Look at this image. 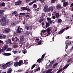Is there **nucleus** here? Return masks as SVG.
I'll list each match as a JSON object with an SVG mask.
<instances>
[{
  "instance_id": "nucleus-28",
  "label": "nucleus",
  "mask_w": 73,
  "mask_h": 73,
  "mask_svg": "<svg viewBox=\"0 0 73 73\" xmlns=\"http://www.w3.org/2000/svg\"><path fill=\"white\" fill-rule=\"evenodd\" d=\"M11 39H9L8 41H7V43H6V44H8V43H11Z\"/></svg>"
},
{
  "instance_id": "nucleus-33",
  "label": "nucleus",
  "mask_w": 73,
  "mask_h": 73,
  "mask_svg": "<svg viewBox=\"0 0 73 73\" xmlns=\"http://www.w3.org/2000/svg\"><path fill=\"white\" fill-rule=\"evenodd\" d=\"M13 57H14V60L15 61H16L17 60V56H14Z\"/></svg>"
},
{
  "instance_id": "nucleus-48",
  "label": "nucleus",
  "mask_w": 73,
  "mask_h": 73,
  "mask_svg": "<svg viewBox=\"0 0 73 73\" xmlns=\"http://www.w3.org/2000/svg\"><path fill=\"white\" fill-rule=\"evenodd\" d=\"M56 2V0H52L51 1L52 3H55Z\"/></svg>"
},
{
  "instance_id": "nucleus-59",
  "label": "nucleus",
  "mask_w": 73,
  "mask_h": 73,
  "mask_svg": "<svg viewBox=\"0 0 73 73\" xmlns=\"http://www.w3.org/2000/svg\"><path fill=\"white\" fill-rule=\"evenodd\" d=\"M3 16V13H0V17H1V16Z\"/></svg>"
},
{
  "instance_id": "nucleus-55",
  "label": "nucleus",
  "mask_w": 73,
  "mask_h": 73,
  "mask_svg": "<svg viewBox=\"0 0 73 73\" xmlns=\"http://www.w3.org/2000/svg\"><path fill=\"white\" fill-rule=\"evenodd\" d=\"M10 50H11V48H8L7 50V51H9Z\"/></svg>"
},
{
  "instance_id": "nucleus-20",
  "label": "nucleus",
  "mask_w": 73,
  "mask_h": 73,
  "mask_svg": "<svg viewBox=\"0 0 73 73\" xmlns=\"http://www.w3.org/2000/svg\"><path fill=\"white\" fill-rule=\"evenodd\" d=\"M61 8V5H58L56 6V8L58 9H60Z\"/></svg>"
},
{
  "instance_id": "nucleus-16",
  "label": "nucleus",
  "mask_w": 73,
  "mask_h": 73,
  "mask_svg": "<svg viewBox=\"0 0 73 73\" xmlns=\"http://www.w3.org/2000/svg\"><path fill=\"white\" fill-rule=\"evenodd\" d=\"M12 69L11 68H9L8 70L7 71V73H11V72H12Z\"/></svg>"
},
{
  "instance_id": "nucleus-6",
  "label": "nucleus",
  "mask_w": 73,
  "mask_h": 73,
  "mask_svg": "<svg viewBox=\"0 0 73 73\" xmlns=\"http://www.w3.org/2000/svg\"><path fill=\"white\" fill-rule=\"evenodd\" d=\"M45 54H46L45 53L44 54H43L42 55V56L41 57L42 58H39V59L37 61L38 62H39V63H40L41 61H42V60L43 59V58H44V56H45Z\"/></svg>"
},
{
  "instance_id": "nucleus-24",
  "label": "nucleus",
  "mask_w": 73,
  "mask_h": 73,
  "mask_svg": "<svg viewBox=\"0 0 73 73\" xmlns=\"http://www.w3.org/2000/svg\"><path fill=\"white\" fill-rule=\"evenodd\" d=\"M51 30V29L49 28L47 29V32H48V34H50V33L49 32Z\"/></svg>"
},
{
  "instance_id": "nucleus-34",
  "label": "nucleus",
  "mask_w": 73,
  "mask_h": 73,
  "mask_svg": "<svg viewBox=\"0 0 73 73\" xmlns=\"http://www.w3.org/2000/svg\"><path fill=\"white\" fill-rule=\"evenodd\" d=\"M37 7V5L36 4H34L33 5V7L34 8H36Z\"/></svg>"
},
{
  "instance_id": "nucleus-5",
  "label": "nucleus",
  "mask_w": 73,
  "mask_h": 73,
  "mask_svg": "<svg viewBox=\"0 0 73 73\" xmlns=\"http://www.w3.org/2000/svg\"><path fill=\"white\" fill-rule=\"evenodd\" d=\"M23 31V29L20 28V27H18V29L17 30V31L18 33H22Z\"/></svg>"
},
{
  "instance_id": "nucleus-35",
  "label": "nucleus",
  "mask_w": 73,
  "mask_h": 73,
  "mask_svg": "<svg viewBox=\"0 0 73 73\" xmlns=\"http://www.w3.org/2000/svg\"><path fill=\"white\" fill-rule=\"evenodd\" d=\"M44 19H42L39 20V23H42V21H44Z\"/></svg>"
},
{
  "instance_id": "nucleus-32",
  "label": "nucleus",
  "mask_w": 73,
  "mask_h": 73,
  "mask_svg": "<svg viewBox=\"0 0 73 73\" xmlns=\"http://www.w3.org/2000/svg\"><path fill=\"white\" fill-rule=\"evenodd\" d=\"M36 1H40L42 3L44 2V0H36Z\"/></svg>"
},
{
  "instance_id": "nucleus-44",
  "label": "nucleus",
  "mask_w": 73,
  "mask_h": 73,
  "mask_svg": "<svg viewBox=\"0 0 73 73\" xmlns=\"http://www.w3.org/2000/svg\"><path fill=\"white\" fill-rule=\"evenodd\" d=\"M2 38H5L6 37V35H2Z\"/></svg>"
},
{
  "instance_id": "nucleus-17",
  "label": "nucleus",
  "mask_w": 73,
  "mask_h": 73,
  "mask_svg": "<svg viewBox=\"0 0 73 73\" xmlns=\"http://www.w3.org/2000/svg\"><path fill=\"white\" fill-rule=\"evenodd\" d=\"M68 2H64V7H66L67 5H68Z\"/></svg>"
},
{
  "instance_id": "nucleus-11",
  "label": "nucleus",
  "mask_w": 73,
  "mask_h": 73,
  "mask_svg": "<svg viewBox=\"0 0 73 73\" xmlns=\"http://www.w3.org/2000/svg\"><path fill=\"white\" fill-rule=\"evenodd\" d=\"M32 28V26H27L26 27V29L27 30H29V29H31Z\"/></svg>"
},
{
  "instance_id": "nucleus-46",
  "label": "nucleus",
  "mask_w": 73,
  "mask_h": 73,
  "mask_svg": "<svg viewBox=\"0 0 73 73\" xmlns=\"http://www.w3.org/2000/svg\"><path fill=\"white\" fill-rule=\"evenodd\" d=\"M62 69H60L57 72V73H59V72H60L61 71H62Z\"/></svg>"
},
{
  "instance_id": "nucleus-23",
  "label": "nucleus",
  "mask_w": 73,
  "mask_h": 73,
  "mask_svg": "<svg viewBox=\"0 0 73 73\" xmlns=\"http://www.w3.org/2000/svg\"><path fill=\"white\" fill-rule=\"evenodd\" d=\"M49 24L48 23H46V27H43L44 28H46L48 27H49Z\"/></svg>"
},
{
  "instance_id": "nucleus-53",
  "label": "nucleus",
  "mask_w": 73,
  "mask_h": 73,
  "mask_svg": "<svg viewBox=\"0 0 73 73\" xmlns=\"http://www.w3.org/2000/svg\"><path fill=\"white\" fill-rule=\"evenodd\" d=\"M41 44V40H40L39 42L38 43V45H40Z\"/></svg>"
},
{
  "instance_id": "nucleus-21",
  "label": "nucleus",
  "mask_w": 73,
  "mask_h": 73,
  "mask_svg": "<svg viewBox=\"0 0 73 73\" xmlns=\"http://www.w3.org/2000/svg\"><path fill=\"white\" fill-rule=\"evenodd\" d=\"M69 41L68 40H67L65 42V44L66 45H68L69 44Z\"/></svg>"
},
{
  "instance_id": "nucleus-60",
  "label": "nucleus",
  "mask_w": 73,
  "mask_h": 73,
  "mask_svg": "<svg viewBox=\"0 0 73 73\" xmlns=\"http://www.w3.org/2000/svg\"><path fill=\"white\" fill-rule=\"evenodd\" d=\"M33 2H31V3H29V5H32V4H33Z\"/></svg>"
},
{
  "instance_id": "nucleus-22",
  "label": "nucleus",
  "mask_w": 73,
  "mask_h": 73,
  "mask_svg": "<svg viewBox=\"0 0 73 73\" xmlns=\"http://www.w3.org/2000/svg\"><path fill=\"white\" fill-rule=\"evenodd\" d=\"M69 66V64H67V65H66V66H64V67L63 68V70H64V69H65L67 67H68Z\"/></svg>"
},
{
  "instance_id": "nucleus-51",
  "label": "nucleus",
  "mask_w": 73,
  "mask_h": 73,
  "mask_svg": "<svg viewBox=\"0 0 73 73\" xmlns=\"http://www.w3.org/2000/svg\"><path fill=\"white\" fill-rule=\"evenodd\" d=\"M62 21V20L60 19H58V22L59 23H61V22Z\"/></svg>"
},
{
  "instance_id": "nucleus-14",
  "label": "nucleus",
  "mask_w": 73,
  "mask_h": 73,
  "mask_svg": "<svg viewBox=\"0 0 73 73\" xmlns=\"http://www.w3.org/2000/svg\"><path fill=\"white\" fill-rule=\"evenodd\" d=\"M2 67V68H3V69H6V68H7V66L6 64H3Z\"/></svg>"
},
{
  "instance_id": "nucleus-47",
  "label": "nucleus",
  "mask_w": 73,
  "mask_h": 73,
  "mask_svg": "<svg viewBox=\"0 0 73 73\" xmlns=\"http://www.w3.org/2000/svg\"><path fill=\"white\" fill-rule=\"evenodd\" d=\"M25 16H26V17H28V18H29V17H30V16L29 15H25Z\"/></svg>"
},
{
  "instance_id": "nucleus-2",
  "label": "nucleus",
  "mask_w": 73,
  "mask_h": 73,
  "mask_svg": "<svg viewBox=\"0 0 73 73\" xmlns=\"http://www.w3.org/2000/svg\"><path fill=\"white\" fill-rule=\"evenodd\" d=\"M48 5H46L44 6V9H43V11L45 12H46V11H47V12H52L53 11V7H50L49 8H48Z\"/></svg>"
},
{
  "instance_id": "nucleus-57",
  "label": "nucleus",
  "mask_w": 73,
  "mask_h": 73,
  "mask_svg": "<svg viewBox=\"0 0 73 73\" xmlns=\"http://www.w3.org/2000/svg\"><path fill=\"white\" fill-rule=\"evenodd\" d=\"M21 43L22 45H25V43L24 42H22V43Z\"/></svg>"
},
{
  "instance_id": "nucleus-9",
  "label": "nucleus",
  "mask_w": 73,
  "mask_h": 73,
  "mask_svg": "<svg viewBox=\"0 0 73 73\" xmlns=\"http://www.w3.org/2000/svg\"><path fill=\"white\" fill-rule=\"evenodd\" d=\"M69 27H67L66 28H64L62 30V31H60V32H59V34H61L62 33H63L64 31H65V29L66 30H67L68 29H69Z\"/></svg>"
},
{
  "instance_id": "nucleus-19",
  "label": "nucleus",
  "mask_w": 73,
  "mask_h": 73,
  "mask_svg": "<svg viewBox=\"0 0 73 73\" xmlns=\"http://www.w3.org/2000/svg\"><path fill=\"white\" fill-rule=\"evenodd\" d=\"M56 16L57 19L59 18L60 17V15H59V13H57L56 14Z\"/></svg>"
},
{
  "instance_id": "nucleus-30",
  "label": "nucleus",
  "mask_w": 73,
  "mask_h": 73,
  "mask_svg": "<svg viewBox=\"0 0 73 73\" xmlns=\"http://www.w3.org/2000/svg\"><path fill=\"white\" fill-rule=\"evenodd\" d=\"M57 65H58V63H56L53 66V68H55L56 66H57Z\"/></svg>"
},
{
  "instance_id": "nucleus-45",
  "label": "nucleus",
  "mask_w": 73,
  "mask_h": 73,
  "mask_svg": "<svg viewBox=\"0 0 73 73\" xmlns=\"http://www.w3.org/2000/svg\"><path fill=\"white\" fill-rule=\"evenodd\" d=\"M40 70V68L39 67L36 70L35 72H37V71H39Z\"/></svg>"
},
{
  "instance_id": "nucleus-10",
  "label": "nucleus",
  "mask_w": 73,
  "mask_h": 73,
  "mask_svg": "<svg viewBox=\"0 0 73 73\" xmlns=\"http://www.w3.org/2000/svg\"><path fill=\"white\" fill-rule=\"evenodd\" d=\"M21 3H22L21 1H19L15 3V4L16 5H20Z\"/></svg>"
},
{
  "instance_id": "nucleus-8",
  "label": "nucleus",
  "mask_w": 73,
  "mask_h": 73,
  "mask_svg": "<svg viewBox=\"0 0 73 73\" xmlns=\"http://www.w3.org/2000/svg\"><path fill=\"white\" fill-rule=\"evenodd\" d=\"M8 45H5L3 46L2 49H1L2 52H4V51L6 49H7V48H8Z\"/></svg>"
},
{
  "instance_id": "nucleus-13",
  "label": "nucleus",
  "mask_w": 73,
  "mask_h": 73,
  "mask_svg": "<svg viewBox=\"0 0 73 73\" xmlns=\"http://www.w3.org/2000/svg\"><path fill=\"white\" fill-rule=\"evenodd\" d=\"M47 20L48 21V22L49 23H50L52 24V21L51 20V19L50 18H47Z\"/></svg>"
},
{
  "instance_id": "nucleus-63",
  "label": "nucleus",
  "mask_w": 73,
  "mask_h": 73,
  "mask_svg": "<svg viewBox=\"0 0 73 73\" xmlns=\"http://www.w3.org/2000/svg\"><path fill=\"white\" fill-rule=\"evenodd\" d=\"M36 1V0H34L32 2L33 3H35Z\"/></svg>"
},
{
  "instance_id": "nucleus-61",
  "label": "nucleus",
  "mask_w": 73,
  "mask_h": 73,
  "mask_svg": "<svg viewBox=\"0 0 73 73\" xmlns=\"http://www.w3.org/2000/svg\"><path fill=\"white\" fill-rule=\"evenodd\" d=\"M3 38V36H2V35H0V39Z\"/></svg>"
},
{
  "instance_id": "nucleus-37",
  "label": "nucleus",
  "mask_w": 73,
  "mask_h": 73,
  "mask_svg": "<svg viewBox=\"0 0 73 73\" xmlns=\"http://www.w3.org/2000/svg\"><path fill=\"white\" fill-rule=\"evenodd\" d=\"M45 13H42V18L44 17V16H45Z\"/></svg>"
},
{
  "instance_id": "nucleus-64",
  "label": "nucleus",
  "mask_w": 73,
  "mask_h": 73,
  "mask_svg": "<svg viewBox=\"0 0 73 73\" xmlns=\"http://www.w3.org/2000/svg\"><path fill=\"white\" fill-rule=\"evenodd\" d=\"M71 59H70L68 60V62H70V61H71Z\"/></svg>"
},
{
  "instance_id": "nucleus-25",
  "label": "nucleus",
  "mask_w": 73,
  "mask_h": 73,
  "mask_svg": "<svg viewBox=\"0 0 73 73\" xmlns=\"http://www.w3.org/2000/svg\"><path fill=\"white\" fill-rule=\"evenodd\" d=\"M15 25V22H11V26L12 27H13Z\"/></svg>"
},
{
  "instance_id": "nucleus-36",
  "label": "nucleus",
  "mask_w": 73,
  "mask_h": 73,
  "mask_svg": "<svg viewBox=\"0 0 73 73\" xmlns=\"http://www.w3.org/2000/svg\"><path fill=\"white\" fill-rule=\"evenodd\" d=\"M15 38L16 39L15 41H19V39L18 38H17V37H15Z\"/></svg>"
},
{
  "instance_id": "nucleus-50",
  "label": "nucleus",
  "mask_w": 73,
  "mask_h": 73,
  "mask_svg": "<svg viewBox=\"0 0 73 73\" xmlns=\"http://www.w3.org/2000/svg\"><path fill=\"white\" fill-rule=\"evenodd\" d=\"M4 12V11L3 10H0V13H3Z\"/></svg>"
},
{
  "instance_id": "nucleus-26",
  "label": "nucleus",
  "mask_w": 73,
  "mask_h": 73,
  "mask_svg": "<svg viewBox=\"0 0 73 73\" xmlns=\"http://www.w3.org/2000/svg\"><path fill=\"white\" fill-rule=\"evenodd\" d=\"M25 36H29V32H27L26 33H25Z\"/></svg>"
},
{
  "instance_id": "nucleus-29",
  "label": "nucleus",
  "mask_w": 73,
  "mask_h": 73,
  "mask_svg": "<svg viewBox=\"0 0 73 73\" xmlns=\"http://www.w3.org/2000/svg\"><path fill=\"white\" fill-rule=\"evenodd\" d=\"M28 64V62H27V60H24V64Z\"/></svg>"
},
{
  "instance_id": "nucleus-27",
  "label": "nucleus",
  "mask_w": 73,
  "mask_h": 73,
  "mask_svg": "<svg viewBox=\"0 0 73 73\" xmlns=\"http://www.w3.org/2000/svg\"><path fill=\"white\" fill-rule=\"evenodd\" d=\"M25 15H27V14H28V13H20V15H25Z\"/></svg>"
},
{
  "instance_id": "nucleus-38",
  "label": "nucleus",
  "mask_w": 73,
  "mask_h": 73,
  "mask_svg": "<svg viewBox=\"0 0 73 73\" xmlns=\"http://www.w3.org/2000/svg\"><path fill=\"white\" fill-rule=\"evenodd\" d=\"M43 33H44L45 32H46V30H42L41 31Z\"/></svg>"
},
{
  "instance_id": "nucleus-18",
  "label": "nucleus",
  "mask_w": 73,
  "mask_h": 73,
  "mask_svg": "<svg viewBox=\"0 0 73 73\" xmlns=\"http://www.w3.org/2000/svg\"><path fill=\"white\" fill-rule=\"evenodd\" d=\"M3 55L4 56H10V55H11V54L9 53H5L3 54Z\"/></svg>"
},
{
  "instance_id": "nucleus-3",
  "label": "nucleus",
  "mask_w": 73,
  "mask_h": 73,
  "mask_svg": "<svg viewBox=\"0 0 73 73\" xmlns=\"http://www.w3.org/2000/svg\"><path fill=\"white\" fill-rule=\"evenodd\" d=\"M23 63V61L22 60H21L19 62H14V65L15 66H20L21 65V64Z\"/></svg>"
},
{
  "instance_id": "nucleus-4",
  "label": "nucleus",
  "mask_w": 73,
  "mask_h": 73,
  "mask_svg": "<svg viewBox=\"0 0 73 73\" xmlns=\"http://www.w3.org/2000/svg\"><path fill=\"white\" fill-rule=\"evenodd\" d=\"M10 32V29H5L2 31V32L4 33H8Z\"/></svg>"
},
{
  "instance_id": "nucleus-15",
  "label": "nucleus",
  "mask_w": 73,
  "mask_h": 73,
  "mask_svg": "<svg viewBox=\"0 0 73 73\" xmlns=\"http://www.w3.org/2000/svg\"><path fill=\"white\" fill-rule=\"evenodd\" d=\"M52 69H49L48 70L46 71V73H52V72H50V71H52Z\"/></svg>"
},
{
  "instance_id": "nucleus-56",
  "label": "nucleus",
  "mask_w": 73,
  "mask_h": 73,
  "mask_svg": "<svg viewBox=\"0 0 73 73\" xmlns=\"http://www.w3.org/2000/svg\"><path fill=\"white\" fill-rule=\"evenodd\" d=\"M53 63H54V61H52V62H50V64H53Z\"/></svg>"
},
{
  "instance_id": "nucleus-54",
  "label": "nucleus",
  "mask_w": 73,
  "mask_h": 73,
  "mask_svg": "<svg viewBox=\"0 0 73 73\" xmlns=\"http://www.w3.org/2000/svg\"><path fill=\"white\" fill-rule=\"evenodd\" d=\"M52 17L53 19H56V16H55L54 15H53Z\"/></svg>"
},
{
  "instance_id": "nucleus-1",
  "label": "nucleus",
  "mask_w": 73,
  "mask_h": 73,
  "mask_svg": "<svg viewBox=\"0 0 73 73\" xmlns=\"http://www.w3.org/2000/svg\"><path fill=\"white\" fill-rule=\"evenodd\" d=\"M0 22L1 23L2 26H5L7 25L8 23H9V21L7 19L6 17H3L0 20Z\"/></svg>"
},
{
  "instance_id": "nucleus-7",
  "label": "nucleus",
  "mask_w": 73,
  "mask_h": 73,
  "mask_svg": "<svg viewBox=\"0 0 73 73\" xmlns=\"http://www.w3.org/2000/svg\"><path fill=\"white\" fill-rule=\"evenodd\" d=\"M25 38L23 36H21L20 39V43H23V42L24 41Z\"/></svg>"
},
{
  "instance_id": "nucleus-62",
  "label": "nucleus",
  "mask_w": 73,
  "mask_h": 73,
  "mask_svg": "<svg viewBox=\"0 0 73 73\" xmlns=\"http://www.w3.org/2000/svg\"><path fill=\"white\" fill-rule=\"evenodd\" d=\"M41 24L42 25H45V23H44L43 22Z\"/></svg>"
},
{
  "instance_id": "nucleus-42",
  "label": "nucleus",
  "mask_w": 73,
  "mask_h": 73,
  "mask_svg": "<svg viewBox=\"0 0 73 73\" xmlns=\"http://www.w3.org/2000/svg\"><path fill=\"white\" fill-rule=\"evenodd\" d=\"M36 66V64H34L31 67V69H33V68H35V67Z\"/></svg>"
},
{
  "instance_id": "nucleus-39",
  "label": "nucleus",
  "mask_w": 73,
  "mask_h": 73,
  "mask_svg": "<svg viewBox=\"0 0 73 73\" xmlns=\"http://www.w3.org/2000/svg\"><path fill=\"white\" fill-rule=\"evenodd\" d=\"M1 5H2V6H3V7H5V3H2Z\"/></svg>"
},
{
  "instance_id": "nucleus-12",
  "label": "nucleus",
  "mask_w": 73,
  "mask_h": 73,
  "mask_svg": "<svg viewBox=\"0 0 73 73\" xmlns=\"http://www.w3.org/2000/svg\"><path fill=\"white\" fill-rule=\"evenodd\" d=\"M13 64V62L11 61L7 63L6 64V65L7 67L8 66H10V65H11V64Z\"/></svg>"
},
{
  "instance_id": "nucleus-49",
  "label": "nucleus",
  "mask_w": 73,
  "mask_h": 73,
  "mask_svg": "<svg viewBox=\"0 0 73 73\" xmlns=\"http://www.w3.org/2000/svg\"><path fill=\"white\" fill-rule=\"evenodd\" d=\"M16 13H17V11H14V12L12 13V15H15V14H16Z\"/></svg>"
},
{
  "instance_id": "nucleus-31",
  "label": "nucleus",
  "mask_w": 73,
  "mask_h": 73,
  "mask_svg": "<svg viewBox=\"0 0 73 73\" xmlns=\"http://www.w3.org/2000/svg\"><path fill=\"white\" fill-rule=\"evenodd\" d=\"M26 7H21V9H23V10H26Z\"/></svg>"
},
{
  "instance_id": "nucleus-43",
  "label": "nucleus",
  "mask_w": 73,
  "mask_h": 73,
  "mask_svg": "<svg viewBox=\"0 0 73 73\" xmlns=\"http://www.w3.org/2000/svg\"><path fill=\"white\" fill-rule=\"evenodd\" d=\"M13 53H14V54H16V53H17V51H16L13 50L12 51Z\"/></svg>"
},
{
  "instance_id": "nucleus-58",
  "label": "nucleus",
  "mask_w": 73,
  "mask_h": 73,
  "mask_svg": "<svg viewBox=\"0 0 73 73\" xmlns=\"http://www.w3.org/2000/svg\"><path fill=\"white\" fill-rule=\"evenodd\" d=\"M15 38H12V41H15Z\"/></svg>"
},
{
  "instance_id": "nucleus-40",
  "label": "nucleus",
  "mask_w": 73,
  "mask_h": 73,
  "mask_svg": "<svg viewBox=\"0 0 73 73\" xmlns=\"http://www.w3.org/2000/svg\"><path fill=\"white\" fill-rule=\"evenodd\" d=\"M27 52L25 50H22V52L24 53V54H25V53H27Z\"/></svg>"
},
{
  "instance_id": "nucleus-52",
  "label": "nucleus",
  "mask_w": 73,
  "mask_h": 73,
  "mask_svg": "<svg viewBox=\"0 0 73 73\" xmlns=\"http://www.w3.org/2000/svg\"><path fill=\"white\" fill-rule=\"evenodd\" d=\"M29 43H27L26 44V47H27V46H29Z\"/></svg>"
},
{
  "instance_id": "nucleus-41",
  "label": "nucleus",
  "mask_w": 73,
  "mask_h": 73,
  "mask_svg": "<svg viewBox=\"0 0 73 73\" xmlns=\"http://www.w3.org/2000/svg\"><path fill=\"white\" fill-rule=\"evenodd\" d=\"M26 10H27V11H29V12H30L31 11V9H29V8H27L26 7Z\"/></svg>"
}]
</instances>
